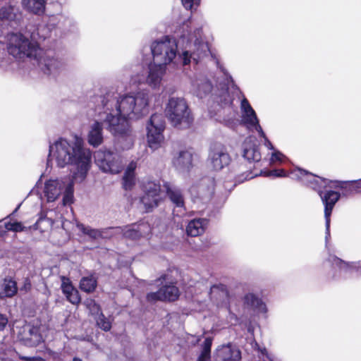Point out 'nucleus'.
<instances>
[{
	"label": "nucleus",
	"instance_id": "nucleus-19",
	"mask_svg": "<svg viewBox=\"0 0 361 361\" xmlns=\"http://www.w3.org/2000/svg\"><path fill=\"white\" fill-rule=\"evenodd\" d=\"M166 72V67L162 64L153 63L149 65L148 75L146 82L153 88H157L160 85L162 77Z\"/></svg>",
	"mask_w": 361,
	"mask_h": 361
},
{
	"label": "nucleus",
	"instance_id": "nucleus-36",
	"mask_svg": "<svg viewBox=\"0 0 361 361\" xmlns=\"http://www.w3.org/2000/svg\"><path fill=\"white\" fill-rule=\"evenodd\" d=\"M73 182H75L72 179L71 183H68L66 187V192L63 198V204L66 205L67 204L71 203L72 201V188H73Z\"/></svg>",
	"mask_w": 361,
	"mask_h": 361
},
{
	"label": "nucleus",
	"instance_id": "nucleus-53",
	"mask_svg": "<svg viewBox=\"0 0 361 361\" xmlns=\"http://www.w3.org/2000/svg\"><path fill=\"white\" fill-rule=\"evenodd\" d=\"M348 183H347V182L341 183L339 185H336V187H340V188H345V187L344 186V185H348Z\"/></svg>",
	"mask_w": 361,
	"mask_h": 361
},
{
	"label": "nucleus",
	"instance_id": "nucleus-6",
	"mask_svg": "<svg viewBox=\"0 0 361 361\" xmlns=\"http://www.w3.org/2000/svg\"><path fill=\"white\" fill-rule=\"evenodd\" d=\"M153 61L164 66L173 61L177 54V44L174 39L165 37L151 46Z\"/></svg>",
	"mask_w": 361,
	"mask_h": 361
},
{
	"label": "nucleus",
	"instance_id": "nucleus-44",
	"mask_svg": "<svg viewBox=\"0 0 361 361\" xmlns=\"http://www.w3.org/2000/svg\"><path fill=\"white\" fill-rule=\"evenodd\" d=\"M18 357L19 359L22 361H46L42 357L38 356L30 357L20 355Z\"/></svg>",
	"mask_w": 361,
	"mask_h": 361
},
{
	"label": "nucleus",
	"instance_id": "nucleus-22",
	"mask_svg": "<svg viewBox=\"0 0 361 361\" xmlns=\"http://www.w3.org/2000/svg\"><path fill=\"white\" fill-rule=\"evenodd\" d=\"M197 46V50L192 53H190L185 51L183 53L181 58L183 60V65H188L190 63L191 59L197 63L198 61L207 55V52L209 51L208 46L204 42H199Z\"/></svg>",
	"mask_w": 361,
	"mask_h": 361
},
{
	"label": "nucleus",
	"instance_id": "nucleus-30",
	"mask_svg": "<svg viewBox=\"0 0 361 361\" xmlns=\"http://www.w3.org/2000/svg\"><path fill=\"white\" fill-rule=\"evenodd\" d=\"M77 227L83 234L88 235L92 239L95 240L103 236V231L92 228L82 224H78Z\"/></svg>",
	"mask_w": 361,
	"mask_h": 361
},
{
	"label": "nucleus",
	"instance_id": "nucleus-5",
	"mask_svg": "<svg viewBox=\"0 0 361 361\" xmlns=\"http://www.w3.org/2000/svg\"><path fill=\"white\" fill-rule=\"evenodd\" d=\"M165 113L171 124L179 129L188 128L193 122L191 112L185 100L183 98H170Z\"/></svg>",
	"mask_w": 361,
	"mask_h": 361
},
{
	"label": "nucleus",
	"instance_id": "nucleus-25",
	"mask_svg": "<svg viewBox=\"0 0 361 361\" xmlns=\"http://www.w3.org/2000/svg\"><path fill=\"white\" fill-rule=\"evenodd\" d=\"M208 221L206 219H195L191 220L186 228L188 235L197 236L204 232Z\"/></svg>",
	"mask_w": 361,
	"mask_h": 361
},
{
	"label": "nucleus",
	"instance_id": "nucleus-45",
	"mask_svg": "<svg viewBox=\"0 0 361 361\" xmlns=\"http://www.w3.org/2000/svg\"><path fill=\"white\" fill-rule=\"evenodd\" d=\"M283 157H284V155L281 152H276L272 153L271 161L272 162H274L276 161H282Z\"/></svg>",
	"mask_w": 361,
	"mask_h": 361
},
{
	"label": "nucleus",
	"instance_id": "nucleus-21",
	"mask_svg": "<svg viewBox=\"0 0 361 361\" xmlns=\"http://www.w3.org/2000/svg\"><path fill=\"white\" fill-rule=\"evenodd\" d=\"M243 156L249 161H258L261 159V154L252 138L247 137L243 145Z\"/></svg>",
	"mask_w": 361,
	"mask_h": 361
},
{
	"label": "nucleus",
	"instance_id": "nucleus-10",
	"mask_svg": "<svg viewBox=\"0 0 361 361\" xmlns=\"http://www.w3.org/2000/svg\"><path fill=\"white\" fill-rule=\"evenodd\" d=\"M215 181L212 177L200 179L190 188L194 201L200 200L204 203L209 202L214 191Z\"/></svg>",
	"mask_w": 361,
	"mask_h": 361
},
{
	"label": "nucleus",
	"instance_id": "nucleus-11",
	"mask_svg": "<svg viewBox=\"0 0 361 361\" xmlns=\"http://www.w3.org/2000/svg\"><path fill=\"white\" fill-rule=\"evenodd\" d=\"M208 161L214 170L219 171L230 164L231 157L223 145L214 144L210 149Z\"/></svg>",
	"mask_w": 361,
	"mask_h": 361
},
{
	"label": "nucleus",
	"instance_id": "nucleus-23",
	"mask_svg": "<svg viewBox=\"0 0 361 361\" xmlns=\"http://www.w3.org/2000/svg\"><path fill=\"white\" fill-rule=\"evenodd\" d=\"M173 164L177 169L188 171L192 166V154L188 151H181L173 159Z\"/></svg>",
	"mask_w": 361,
	"mask_h": 361
},
{
	"label": "nucleus",
	"instance_id": "nucleus-31",
	"mask_svg": "<svg viewBox=\"0 0 361 361\" xmlns=\"http://www.w3.org/2000/svg\"><path fill=\"white\" fill-rule=\"evenodd\" d=\"M216 102L222 106H230L233 103V98L230 95L227 89L222 90L221 93L218 95Z\"/></svg>",
	"mask_w": 361,
	"mask_h": 361
},
{
	"label": "nucleus",
	"instance_id": "nucleus-55",
	"mask_svg": "<svg viewBox=\"0 0 361 361\" xmlns=\"http://www.w3.org/2000/svg\"><path fill=\"white\" fill-rule=\"evenodd\" d=\"M73 361H82V360L80 358L75 357V358H73Z\"/></svg>",
	"mask_w": 361,
	"mask_h": 361
},
{
	"label": "nucleus",
	"instance_id": "nucleus-40",
	"mask_svg": "<svg viewBox=\"0 0 361 361\" xmlns=\"http://www.w3.org/2000/svg\"><path fill=\"white\" fill-rule=\"evenodd\" d=\"M85 304L87 307L89 308L90 312L92 313H99L100 312V307L99 305L96 303V302L94 300H87L85 301Z\"/></svg>",
	"mask_w": 361,
	"mask_h": 361
},
{
	"label": "nucleus",
	"instance_id": "nucleus-27",
	"mask_svg": "<svg viewBox=\"0 0 361 361\" xmlns=\"http://www.w3.org/2000/svg\"><path fill=\"white\" fill-rule=\"evenodd\" d=\"M17 291V283L11 278H5L0 284V298H11Z\"/></svg>",
	"mask_w": 361,
	"mask_h": 361
},
{
	"label": "nucleus",
	"instance_id": "nucleus-43",
	"mask_svg": "<svg viewBox=\"0 0 361 361\" xmlns=\"http://www.w3.org/2000/svg\"><path fill=\"white\" fill-rule=\"evenodd\" d=\"M212 343V339L210 338H207L203 343L201 353L210 355Z\"/></svg>",
	"mask_w": 361,
	"mask_h": 361
},
{
	"label": "nucleus",
	"instance_id": "nucleus-2",
	"mask_svg": "<svg viewBox=\"0 0 361 361\" xmlns=\"http://www.w3.org/2000/svg\"><path fill=\"white\" fill-rule=\"evenodd\" d=\"M52 155L59 167L72 164L75 166L73 180L80 183L86 178L90 167L91 153L82 147V140L76 137L74 141L60 138L49 145V156Z\"/></svg>",
	"mask_w": 361,
	"mask_h": 361
},
{
	"label": "nucleus",
	"instance_id": "nucleus-9",
	"mask_svg": "<svg viewBox=\"0 0 361 361\" xmlns=\"http://www.w3.org/2000/svg\"><path fill=\"white\" fill-rule=\"evenodd\" d=\"M164 195L161 190V185L159 183L149 181L144 185V195L140 202L144 205L147 212L158 207L164 200Z\"/></svg>",
	"mask_w": 361,
	"mask_h": 361
},
{
	"label": "nucleus",
	"instance_id": "nucleus-1",
	"mask_svg": "<svg viewBox=\"0 0 361 361\" xmlns=\"http://www.w3.org/2000/svg\"><path fill=\"white\" fill-rule=\"evenodd\" d=\"M100 99L102 106L97 109V118L91 126L87 136L89 144L94 147L103 142L102 125L114 136H128V118L137 119L148 112L149 95L146 91L122 96L109 92Z\"/></svg>",
	"mask_w": 361,
	"mask_h": 361
},
{
	"label": "nucleus",
	"instance_id": "nucleus-14",
	"mask_svg": "<svg viewBox=\"0 0 361 361\" xmlns=\"http://www.w3.org/2000/svg\"><path fill=\"white\" fill-rule=\"evenodd\" d=\"M242 122L248 128H255L259 134L264 135V131L259 123L256 113L250 106L247 99L241 101Z\"/></svg>",
	"mask_w": 361,
	"mask_h": 361
},
{
	"label": "nucleus",
	"instance_id": "nucleus-37",
	"mask_svg": "<svg viewBox=\"0 0 361 361\" xmlns=\"http://www.w3.org/2000/svg\"><path fill=\"white\" fill-rule=\"evenodd\" d=\"M198 96L202 97L203 94H206L211 92L212 90V85L208 81L203 82L201 85H198Z\"/></svg>",
	"mask_w": 361,
	"mask_h": 361
},
{
	"label": "nucleus",
	"instance_id": "nucleus-7",
	"mask_svg": "<svg viewBox=\"0 0 361 361\" xmlns=\"http://www.w3.org/2000/svg\"><path fill=\"white\" fill-rule=\"evenodd\" d=\"M94 157L95 164L105 173L116 174L123 169L121 157L116 152L99 150L94 153Z\"/></svg>",
	"mask_w": 361,
	"mask_h": 361
},
{
	"label": "nucleus",
	"instance_id": "nucleus-33",
	"mask_svg": "<svg viewBox=\"0 0 361 361\" xmlns=\"http://www.w3.org/2000/svg\"><path fill=\"white\" fill-rule=\"evenodd\" d=\"M217 294L219 295L220 298H225L228 297V291L224 285L213 286L211 288L210 295L212 298H214Z\"/></svg>",
	"mask_w": 361,
	"mask_h": 361
},
{
	"label": "nucleus",
	"instance_id": "nucleus-39",
	"mask_svg": "<svg viewBox=\"0 0 361 361\" xmlns=\"http://www.w3.org/2000/svg\"><path fill=\"white\" fill-rule=\"evenodd\" d=\"M67 300L73 305H78L80 302V296L78 290L72 291L66 296Z\"/></svg>",
	"mask_w": 361,
	"mask_h": 361
},
{
	"label": "nucleus",
	"instance_id": "nucleus-32",
	"mask_svg": "<svg viewBox=\"0 0 361 361\" xmlns=\"http://www.w3.org/2000/svg\"><path fill=\"white\" fill-rule=\"evenodd\" d=\"M27 331L28 336L27 339L30 340L34 343H39L41 341L42 337L39 334V328L34 326H27L25 327Z\"/></svg>",
	"mask_w": 361,
	"mask_h": 361
},
{
	"label": "nucleus",
	"instance_id": "nucleus-8",
	"mask_svg": "<svg viewBox=\"0 0 361 361\" xmlns=\"http://www.w3.org/2000/svg\"><path fill=\"white\" fill-rule=\"evenodd\" d=\"M147 140L152 149L159 148L164 140L163 132L165 128L164 116L161 114H152L147 123Z\"/></svg>",
	"mask_w": 361,
	"mask_h": 361
},
{
	"label": "nucleus",
	"instance_id": "nucleus-15",
	"mask_svg": "<svg viewBox=\"0 0 361 361\" xmlns=\"http://www.w3.org/2000/svg\"><path fill=\"white\" fill-rule=\"evenodd\" d=\"M179 295L178 288L173 285L163 286L157 292L149 293L147 295V300L149 302L157 300H176Z\"/></svg>",
	"mask_w": 361,
	"mask_h": 361
},
{
	"label": "nucleus",
	"instance_id": "nucleus-28",
	"mask_svg": "<svg viewBox=\"0 0 361 361\" xmlns=\"http://www.w3.org/2000/svg\"><path fill=\"white\" fill-rule=\"evenodd\" d=\"M97 281L93 276H84L80 279V288L85 293H92L97 288Z\"/></svg>",
	"mask_w": 361,
	"mask_h": 361
},
{
	"label": "nucleus",
	"instance_id": "nucleus-42",
	"mask_svg": "<svg viewBox=\"0 0 361 361\" xmlns=\"http://www.w3.org/2000/svg\"><path fill=\"white\" fill-rule=\"evenodd\" d=\"M61 290L63 291V293L66 296L67 295H68L70 293H71L72 291H74L75 290H77L76 288H75L71 284L70 282H66V281H63L61 284Z\"/></svg>",
	"mask_w": 361,
	"mask_h": 361
},
{
	"label": "nucleus",
	"instance_id": "nucleus-52",
	"mask_svg": "<svg viewBox=\"0 0 361 361\" xmlns=\"http://www.w3.org/2000/svg\"><path fill=\"white\" fill-rule=\"evenodd\" d=\"M334 262L336 264H338L339 266L341 267L342 264H345V263L340 259L338 258H334Z\"/></svg>",
	"mask_w": 361,
	"mask_h": 361
},
{
	"label": "nucleus",
	"instance_id": "nucleus-3",
	"mask_svg": "<svg viewBox=\"0 0 361 361\" xmlns=\"http://www.w3.org/2000/svg\"><path fill=\"white\" fill-rule=\"evenodd\" d=\"M298 173H300V178H302V177H305L303 180L306 181L307 183L314 190L318 191L324 204V217L326 220L325 238L326 241H327L330 238V216L335 204L340 198V194L333 190H329L322 195L321 190L326 188L329 183H331V181L316 176L303 170L300 169Z\"/></svg>",
	"mask_w": 361,
	"mask_h": 361
},
{
	"label": "nucleus",
	"instance_id": "nucleus-46",
	"mask_svg": "<svg viewBox=\"0 0 361 361\" xmlns=\"http://www.w3.org/2000/svg\"><path fill=\"white\" fill-rule=\"evenodd\" d=\"M136 167H137V164H136V162H135V161H131V162L128 164V167H127V169H126V171H125V173H128V174H135V170Z\"/></svg>",
	"mask_w": 361,
	"mask_h": 361
},
{
	"label": "nucleus",
	"instance_id": "nucleus-34",
	"mask_svg": "<svg viewBox=\"0 0 361 361\" xmlns=\"http://www.w3.org/2000/svg\"><path fill=\"white\" fill-rule=\"evenodd\" d=\"M135 184V174L124 173L123 177V186L125 190H131Z\"/></svg>",
	"mask_w": 361,
	"mask_h": 361
},
{
	"label": "nucleus",
	"instance_id": "nucleus-13",
	"mask_svg": "<svg viewBox=\"0 0 361 361\" xmlns=\"http://www.w3.org/2000/svg\"><path fill=\"white\" fill-rule=\"evenodd\" d=\"M22 22L23 14L18 7L8 5L0 8V25L5 24L16 28Z\"/></svg>",
	"mask_w": 361,
	"mask_h": 361
},
{
	"label": "nucleus",
	"instance_id": "nucleus-54",
	"mask_svg": "<svg viewBox=\"0 0 361 361\" xmlns=\"http://www.w3.org/2000/svg\"><path fill=\"white\" fill-rule=\"evenodd\" d=\"M165 279H166V276H163V277H161V278L159 279V281H161V283L162 284L163 281H164V280H165Z\"/></svg>",
	"mask_w": 361,
	"mask_h": 361
},
{
	"label": "nucleus",
	"instance_id": "nucleus-20",
	"mask_svg": "<svg viewBox=\"0 0 361 361\" xmlns=\"http://www.w3.org/2000/svg\"><path fill=\"white\" fill-rule=\"evenodd\" d=\"M65 183L60 180H49L45 183L44 193L48 202H54L61 195Z\"/></svg>",
	"mask_w": 361,
	"mask_h": 361
},
{
	"label": "nucleus",
	"instance_id": "nucleus-18",
	"mask_svg": "<svg viewBox=\"0 0 361 361\" xmlns=\"http://www.w3.org/2000/svg\"><path fill=\"white\" fill-rule=\"evenodd\" d=\"M40 68L47 75H55L63 68V63L58 59L45 56L39 60Z\"/></svg>",
	"mask_w": 361,
	"mask_h": 361
},
{
	"label": "nucleus",
	"instance_id": "nucleus-29",
	"mask_svg": "<svg viewBox=\"0 0 361 361\" xmlns=\"http://www.w3.org/2000/svg\"><path fill=\"white\" fill-rule=\"evenodd\" d=\"M245 302L252 307L262 312H266V305L263 302L252 293L247 294L245 297Z\"/></svg>",
	"mask_w": 361,
	"mask_h": 361
},
{
	"label": "nucleus",
	"instance_id": "nucleus-48",
	"mask_svg": "<svg viewBox=\"0 0 361 361\" xmlns=\"http://www.w3.org/2000/svg\"><path fill=\"white\" fill-rule=\"evenodd\" d=\"M210 355L201 353L197 361H210Z\"/></svg>",
	"mask_w": 361,
	"mask_h": 361
},
{
	"label": "nucleus",
	"instance_id": "nucleus-38",
	"mask_svg": "<svg viewBox=\"0 0 361 361\" xmlns=\"http://www.w3.org/2000/svg\"><path fill=\"white\" fill-rule=\"evenodd\" d=\"M5 228L8 231L19 232L23 230L24 226L20 222H7L5 223Z\"/></svg>",
	"mask_w": 361,
	"mask_h": 361
},
{
	"label": "nucleus",
	"instance_id": "nucleus-16",
	"mask_svg": "<svg viewBox=\"0 0 361 361\" xmlns=\"http://www.w3.org/2000/svg\"><path fill=\"white\" fill-rule=\"evenodd\" d=\"M241 353L234 345L228 343L219 346L215 351V361H240Z\"/></svg>",
	"mask_w": 361,
	"mask_h": 361
},
{
	"label": "nucleus",
	"instance_id": "nucleus-17",
	"mask_svg": "<svg viewBox=\"0 0 361 361\" xmlns=\"http://www.w3.org/2000/svg\"><path fill=\"white\" fill-rule=\"evenodd\" d=\"M164 188L171 202L176 208L179 209V212L184 213L185 210V201L182 191L176 186L169 183H165L164 184Z\"/></svg>",
	"mask_w": 361,
	"mask_h": 361
},
{
	"label": "nucleus",
	"instance_id": "nucleus-26",
	"mask_svg": "<svg viewBox=\"0 0 361 361\" xmlns=\"http://www.w3.org/2000/svg\"><path fill=\"white\" fill-rule=\"evenodd\" d=\"M23 7L35 15H42L45 11L47 0H22Z\"/></svg>",
	"mask_w": 361,
	"mask_h": 361
},
{
	"label": "nucleus",
	"instance_id": "nucleus-24",
	"mask_svg": "<svg viewBox=\"0 0 361 361\" xmlns=\"http://www.w3.org/2000/svg\"><path fill=\"white\" fill-rule=\"evenodd\" d=\"M27 32L32 42L39 44V41H43L51 36V29L48 25H40L37 27L27 29Z\"/></svg>",
	"mask_w": 361,
	"mask_h": 361
},
{
	"label": "nucleus",
	"instance_id": "nucleus-35",
	"mask_svg": "<svg viewBox=\"0 0 361 361\" xmlns=\"http://www.w3.org/2000/svg\"><path fill=\"white\" fill-rule=\"evenodd\" d=\"M97 324L99 328L105 331H108L111 329V322L105 317V316L100 312L99 317L97 319Z\"/></svg>",
	"mask_w": 361,
	"mask_h": 361
},
{
	"label": "nucleus",
	"instance_id": "nucleus-41",
	"mask_svg": "<svg viewBox=\"0 0 361 361\" xmlns=\"http://www.w3.org/2000/svg\"><path fill=\"white\" fill-rule=\"evenodd\" d=\"M266 176L284 177L286 173L283 169H274L264 173Z\"/></svg>",
	"mask_w": 361,
	"mask_h": 361
},
{
	"label": "nucleus",
	"instance_id": "nucleus-49",
	"mask_svg": "<svg viewBox=\"0 0 361 361\" xmlns=\"http://www.w3.org/2000/svg\"><path fill=\"white\" fill-rule=\"evenodd\" d=\"M183 6L186 9H190L193 5V0H181Z\"/></svg>",
	"mask_w": 361,
	"mask_h": 361
},
{
	"label": "nucleus",
	"instance_id": "nucleus-12",
	"mask_svg": "<svg viewBox=\"0 0 361 361\" xmlns=\"http://www.w3.org/2000/svg\"><path fill=\"white\" fill-rule=\"evenodd\" d=\"M116 233H122L125 238L135 240L145 236L150 231L149 225L147 223L131 224L124 227H113Z\"/></svg>",
	"mask_w": 361,
	"mask_h": 361
},
{
	"label": "nucleus",
	"instance_id": "nucleus-50",
	"mask_svg": "<svg viewBox=\"0 0 361 361\" xmlns=\"http://www.w3.org/2000/svg\"><path fill=\"white\" fill-rule=\"evenodd\" d=\"M261 137H262L264 139V145L269 148L270 149H274V147L271 142L268 140V138L266 137L265 134L264 133V135H262L259 134Z\"/></svg>",
	"mask_w": 361,
	"mask_h": 361
},
{
	"label": "nucleus",
	"instance_id": "nucleus-47",
	"mask_svg": "<svg viewBox=\"0 0 361 361\" xmlns=\"http://www.w3.org/2000/svg\"><path fill=\"white\" fill-rule=\"evenodd\" d=\"M7 324H8L7 317L4 314H0V331L4 330V328L6 327V326L7 325Z\"/></svg>",
	"mask_w": 361,
	"mask_h": 361
},
{
	"label": "nucleus",
	"instance_id": "nucleus-4",
	"mask_svg": "<svg viewBox=\"0 0 361 361\" xmlns=\"http://www.w3.org/2000/svg\"><path fill=\"white\" fill-rule=\"evenodd\" d=\"M6 49L8 53L18 59H37L40 54L39 45L32 42L27 32H11L6 37Z\"/></svg>",
	"mask_w": 361,
	"mask_h": 361
},
{
	"label": "nucleus",
	"instance_id": "nucleus-51",
	"mask_svg": "<svg viewBox=\"0 0 361 361\" xmlns=\"http://www.w3.org/2000/svg\"><path fill=\"white\" fill-rule=\"evenodd\" d=\"M351 183L353 184V185L350 186V190H352L351 187L353 188V190H355V191H357V190L355 188V187L357 188H361V180H357V181H353V182H351Z\"/></svg>",
	"mask_w": 361,
	"mask_h": 361
}]
</instances>
